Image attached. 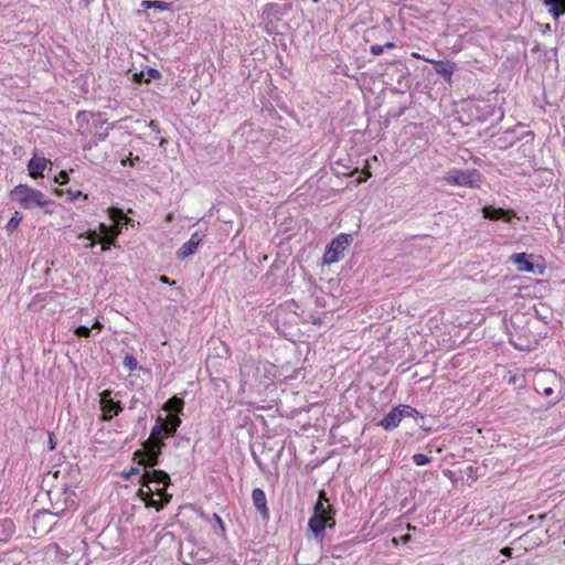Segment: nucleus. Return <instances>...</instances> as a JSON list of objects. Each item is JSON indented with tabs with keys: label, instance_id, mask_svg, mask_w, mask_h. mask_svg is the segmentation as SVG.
Here are the masks:
<instances>
[{
	"label": "nucleus",
	"instance_id": "obj_23",
	"mask_svg": "<svg viewBox=\"0 0 565 565\" xmlns=\"http://www.w3.org/2000/svg\"><path fill=\"white\" fill-rule=\"evenodd\" d=\"M166 438L172 437L181 425L179 415H168L166 423Z\"/></svg>",
	"mask_w": 565,
	"mask_h": 565
},
{
	"label": "nucleus",
	"instance_id": "obj_61",
	"mask_svg": "<svg viewBox=\"0 0 565 565\" xmlns=\"http://www.w3.org/2000/svg\"><path fill=\"white\" fill-rule=\"evenodd\" d=\"M93 327H99V322L96 321L95 324Z\"/></svg>",
	"mask_w": 565,
	"mask_h": 565
},
{
	"label": "nucleus",
	"instance_id": "obj_22",
	"mask_svg": "<svg viewBox=\"0 0 565 565\" xmlns=\"http://www.w3.org/2000/svg\"><path fill=\"white\" fill-rule=\"evenodd\" d=\"M14 523L10 519L0 520V543L8 542L14 533Z\"/></svg>",
	"mask_w": 565,
	"mask_h": 565
},
{
	"label": "nucleus",
	"instance_id": "obj_42",
	"mask_svg": "<svg viewBox=\"0 0 565 565\" xmlns=\"http://www.w3.org/2000/svg\"><path fill=\"white\" fill-rule=\"evenodd\" d=\"M213 519L215 520L216 524L218 525L221 532L225 533L226 527H225V524H224L222 518L218 514L214 513Z\"/></svg>",
	"mask_w": 565,
	"mask_h": 565
},
{
	"label": "nucleus",
	"instance_id": "obj_59",
	"mask_svg": "<svg viewBox=\"0 0 565 565\" xmlns=\"http://www.w3.org/2000/svg\"><path fill=\"white\" fill-rule=\"evenodd\" d=\"M404 542H407L409 540V536H404Z\"/></svg>",
	"mask_w": 565,
	"mask_h": 565
},
{
	"label": "nucleus",
	"instance_id": "obj_44",
	"mask_svg": "<svg viewBox=\"0 0 565 565\" xmlns=\"http://www.w3.org/2000/svg\"><path fill=\"white\" fill-rule=\"evenodd\" d=\"M500 555H502L504 557H508V558H512V556H513V548L509 547V546H505V547L500 550Z\"/></svg>",
	"mask_w": 565,
	"mask_h": 565
},
{
	"label": "nucleus",
	"instance_id": "obj_24",
	"mask_svg": "<svg viewBox=\"0 0 565 565\" xmlns=\"http://www.w3.org/2000/svg\"><path fill=\"white\" fill-rule=\"evenodd\" d=\"M149 438H153L154 440H163V438H166V427L160 417L157 419L154 426L151 428Z\"/></svg>",
	"mask_w": 565,
	"mask_h": 565
},
{
	"label": "nucleus",
	"instance_id": "obj_32",
	"mask_svg": "<svg viewBox=\"0 0 565 565\" xmlns=\"http://www.w3.org/2000/svg\"><path fill=\"white\" fill-rule=\"evenodd\" d=\"M124 366L127 367L129 371L136 370L138 367V361L135 358V355H125Z\"/></svg>",
	"mask_w": 565,
	"mask_h": 565
},
{
	"label": "nucleus",
	"instance_id": "obj_54",
	"mask_svg": "<svg viewBox=\"0 0 565 565\" xmlns=\"http://www.w3.org/2000/svg\"><path fill=\"white\" fill-rule=\"evenodd\" d=\"M408 502H409V499L408 498H404L401 502V507L402 508H405L406 505H408Z\"/></svg>",
	"mask_w": 565,
	"mask_h": 565
},
{
	"label": "nucleus",
	"instance_id": "obj_53",
	"mask_svg": "<svg viewBox=\"0 0 565 565\" xmlns=\"http://www.w3.org/2000/svg\"><path fill=\"white\" fill-rule=\"evenodd\" d=\"M383 46L384 49H394L396 45L394 42H386Z\"/></svg>",
	"mask_w": 565,
	"mask_h": 565
},
{
	"label": "nucleus",
	"instance_id": "obj_25",
	"mask_svg": "<svg viewBox=\"0 0 565 565\" xmlns=\"http://www.w3.org/2000/svg\"><path fill=\"white\" fill-rule=\"evenodd\" d=\"M108 216L115 224H120L122 221L127 223L129 221V217L124 213L122 210L114 206L108 209Z\"/></svg>",
	"mask_w": 565,
	"mask_h": 565
},
{
	"label": "nucleus",
	"instance_id": "obj_38",
	"mask_svg": "<svg viewBox=\"0 0 565 565\" xmlns=\"http://www.w3.org/2000/svg\"><path fill=\"white\" fill-rule=\"evenodd\" d=\"M384 51V46L383 45H380V44H374V45H371L370 47V52L377 56V55H381Z\"/></svg>",
	"mask_w": 565,
	"mask_h": 565
},
{
	"label": "nucleus",
	"instance_id": "obj_35",
	"mask_svg": "<svg viewBox=\"0 0 565 565\" xmlns=\"http://www.w3.org/2000/svg\"><path fill=\"white\" fill-rule=\"evenodd\" d=\"M29 175L35 179V154L29 160L28 163Z\"/></svg>",
	"mask_w": 565,
	"mask_h": 565
},
{
	"label": "nucleus",
	"instance_id": "obj_4",
	"mask_svg": "<svg viewBox=\"0 0 565 565\" xmlns=\"http://www.w3.org/2000/svg\"><path fill=\"white\" fill-rule=\"evenodd\" d=\"M164 446L163 440L148 438L142 443V447L134 452V459L138 460V463L145 468H154L160 463Z\"/></svg>",
	"mask_w": 565,
	"mask_h": 565
},
{
	"label": "nucleus",
	"instance_id": "obj_14",
	"mask_svg": "<svg viewBox=\"0 0 565 565\" xmlns=\"http://www.w3.org/2000/svg\"><path fill=\"white\" fill-rule=\"evenodd\" d=\"M252 501H253V504H254L256 511L259 513L260 518L264 521H268L270 514H269V510L267 507V499H266V494H265L264 490L260 488L253 489Z\"/></svg>",
	"mask_w": 565,
	"mask_h": 565
},
{
	"label": "nucleus",
	"instance_id": "obj_5",
	"mask_svg": "<svg viewBox=\"0 0 565 565\" xmlns=\"http://www.w3.org/2000/svg\"><path fill=\"white\" fill-rule=\"evenodd\" d=\"M167 488L168 486L149 484V487L140 488L138 494L146 507L161 511L171 500V494L167 492Z\"/></svg>",
	"mask_w": 565,
	"mask_h": 565
},
{
	"label": "nucleus",
	"instance_id": "obj_19",
	"mask_svg": "<svg viewBox=\"0 0 565 565\" xmlns=\"http://www.w3.org/2000/svg\"><path fill=\"white\" fill-rule=\"evenodd\" d=\"M428 63H431L435 67L436 73L444 76L447 81L451 79V76L455 71L454 63L450 61H435V60H425Z\"/></svg>",
	"mask_w": 565,
	"mask_h": 565
},
{
	"label": "nucleus",
	"instance_id": "obj_27",
	"mask_svg": "<svg viewBox=\"0 0 565 565\" xmlns=\"http://www.w3.org/2000/svg\"><path fill=\"white\" fill-rule=\"evenodd\" d=\"M46 437V449L49 451L54 450L56 447V438L55 435L51 431H43L41 435H38V438Z\"/></svg>",
	"mask_w": 565,
	"mask_h": 565
},
{
	"label": "nucleus",
	"instance_id": "obj_56",
	"mask_svg": "<svg viewBox=\"0 0 565 565\" xmlns=\"http://www.w3.org/2000/svg\"><path fill=\"white\" fill-rule=\"evenodd\" d=\"M150 76H159V72L156 70H150Z\"/></svg>",
	"mask_w": 565,
	"mask_h": 565
},
{
	"label": "nucleus",
	"instance_id": "obj_6",
	"mask_svg": "<svg viewBox=\"0 0 565 565\" xmlns=\"http://www.w3.org/2000/svg\"><path fill=\"white\" fill-rule=\"evenodd\" d=\"M64 491L65 484H61L55 489H45L44 486L42 484L40 487V490H38V503H43L44 500H46L51 503V510L43 507L42 509L38 510V515H40L41 513H51L58 515L60 513L64 512L66 508L64 507V502L61 501V497L65 494Z\"/></svg>",
	"mask_w": 565,
	"mask_h": 565
},
{
	"label": "nucleus",
	"instance_id": "obj_43",
	"mask_svg": "<svg viewBox=\"0 0 565 565\" xmlns=\"http://www.w3.org/2000/svg\"><path fill=\"white\" fill-rule=\"evenodd\" d=\"M507 382L508 384H520V382H522V377H520L519 375H515V374H511L508 379H507Z\"/></svg>",
	"mask_w": 565,
	"mask_h": 565
},
{
	"label": "nucleus",
	"instance_id": "obj_9",
	"mask_svg": "<svg viewBox=\"0 0 565 565\" xmlns=\"http://www.w3.org/2000/svg\"><path fill=\"white\" fill-rule=\"evenodd\" d=\"M350 244V236L348 234H339L329 244L326 253L323 254L322 262L326 265L338 263L343 256L344 250Z\"/></svg>",
	"mask_w": 565,
	"mask_h": 565
},
{
	"label": "nucleus",
	"instance_id": "obj_31",
	"mask_svg": "<svg viewBox=\"0 0 565 565\" xmlns=\"http://www.w3.org/2000/svg\"><path fill=\"white\" fill-rule=\"evenodd\" d=\"M375 358L379 359L380 355H361L359 363L362 365V370H364V367L371 369L375 361Z\"/></svg>",
	"mask_w": 565,
	"mask_h": 565
},
{
	"label": "nucleus",
	"instance_id": "obj_3",
	"mask_svg": "<svg viewBox=\"0 0 565 565\" xmlns=\"http://www.w3.org/2000/svg\"><path fill=\"white\" fill-rule=\"evenodd\" d=\"M275 365L271 363H264L259 355H244L239 362V372L245 382L257 381L263 382L270 376L275 377Z\"/></svg>",
	"mask_w": 565,
	"mask_h": 565
},
{
	"label": "nucleus",
	"instance_id": "obj_45",
	"mask_svg": "<svg viewBox=\"0 0 565 565\" xmlns=\"http://www.w3.org/2000/svg\"><path fill=\"white\" fill-rule=\"evenodd\" d=\"M109 227H111V228L109 230V234H114V233H116V238H117V237H118V235H119V234H120V232H121V227L119 226V224H115V223H114V224L109 225Z\"/></svg>",
	"mask_w": 565,
	"mask_h": 565
},
{
	"label": "nucleus",
	"instance_id": "obj_33",
	"mask_svg": "<svg viewBox=\"0 0 565 565\" xmlns=\"http://www.w3.org/2000/svg\"><path fill=\"white\" fill-rule=\"evenodd\" d=\"M151 8L152 9H158V10H161V11H167V10H170L171 3L164 2V1L154 0V1H152Z\"/></svg>",
	"mask_w": 565,
	"mask_h": 565
},
{
	"label": "nucleus",
	"instance_id": "obj_2",
	"mask_svg": "<svg viewBox=\"0 0 565 565\" xmlns=\"http://www.w3.org/2000/svg\"><path fill=\"white\" fill-rule=\"evenodd\" d=\"M335 510L331 504L323 505L321 502H316L313 507V514L308 521V529L313 537L322 541L326 536V527H335Z\"/></svg>",
	"mask_w": 565,
	"mask_h": 565
},
{
	"label": "nucleus",
	"instance_id": "obj_58",
	"mask_svg": "<svg viewBox=\"0 0 565 565\" xmlns=\"http://www.w3.org/2000/svg\"><path fill=\"white\" fill-rule=\"evenodd\" d=\"M407 529H408L409 531H414V530H415V526L408 525V526H407Z\"/></svg>",
	"mask_w": 565,
	"mask_h": 565
},
{
	"label": "nucleus",
	"instance_id": "obj_48",
	"mask_svg": "<svg viewBox=\"0 0 565 565\" xmlns=\"http://www.w3.org/2000/svg\"><path fill=\"white\" fill-rule=\"evenodd\" d=\"M159 280L162 282V284H168V285H173L175 284V281H171L169 277L167 276H160Z\"/></svg>",
	"mask_w": 565,
	"mask_h": 565
},
{
	"label": "nucleus",
	"instance_id": "obj_36",
	"mask_svg": "<svg viewBox=\"0 0 565 565\" xmlns=\"http://www.w3.org/2000/svg\"><path fill=\"white\" fill-rule=\"evenodd\" d=\"M75 333L78 337L87 338L90 334V329L88 327L81 326V327L76 328Z\"/></svg>",
	"mask_w": 565,
	"mask_h": 565
},
{
	"label": "nucleus",
	"instance_id": "obj_10",
	"mask_svg": "<svg viewBox=\"0 0 565 565\" xmlns=\"http://www.w3.org/2000/svg\"><path fill=\"white\" fill-rule=\"evenodd\" d=\"M139 482L140 488L149 487V484L169 486L170 476L164 470L145 468Z\"/></svg>",
	"mask_w": 565,
	"mask_h": 565
},
{
	"label": "nucleus",
	"instance_id": "obj_13",
	"mask_svg": "<svg viewBox=\"0 0 565 565\" xmlns=\"http://www.w3.org/2000/svg\"><path fill=\"white\" fill-rule=\"evenodd\" d=\"M482 216L491 221L503 220L507 223H511L513 218H519L513 210H504L492 205L482 207Z\"/></svg>",
	"mask_w": 565,
	"mask_h": 565
},
{
	"label": "nucleus",
	"instance_id": "obj_34",
	"mask_svg": "<svg viewBox=\"0 0 565 565\" xmlns=\"http://www.w3.org/2000/svg\"><path fill=\"white\" fill-rule=\"evenodd\" d=\"M60 471H55L54 473H51V472H47L44 477H43V480H42V483L41 486L43 484L44 488L46 489V487H49V483L51 481V479H56L57 476H58Z\"/></svg>",
	"mask_w": 565,
	"mask_h": 565
},
{
	"label": "nucleus",
	"instance_id": "obj_57",
	"mask_svg": "<svg viewBox=\"0 0 565 565\" xmlns=\"http://www.w3.org/2000/svg\"><path fill=\"white\" fill-rule=\"evenodd\" d=\"M110 245H102V250L105 252L109 248Z\"/></svg>",
	"mask_w": 565,
	"mask_h": 565
},
{
	"label": "nucleus",
	"instance_id": "obj_1",
	"mask_svg": "<svg viewBox=\"0 0 565 565\" xmlns=\"http://www.w3.org/2000/svg\"><path fill=\"white\" fill-rule=\"evenodd\" d=\"M75 120L76 131L84 137H92L93 145H97L107 137V132H98L107 121L104 114L81 110L76 114Z\"/></svg>",
	"mask_w": 565,
	"mask_h": 565
},
{
	"label": "nucleus",
	"instance_id": "obj_11",
	"mask_svg": "<svg viewBox=\"0 0 565 565\" xmlns=\"http://www.w3.org/2000/svg\"><path fill=\"white\" fill-rule=\"evenodd\" d=\"M533 255H529L526 253H516L513 254L510 257V260L516 265L518 270L521 273H537L542 275L545 270V265H534L530 258H532Z\"/></svg>",
	"mask_w": 565,
	"mask_h": 565
},
{
	"label": "nucleus",
	"instance_id": "obj_17",
	"mask_svg": "<svg viewBox=\"0 0 565 565\" xmlns=\"http://www.w3.org/2000/svg\"><path fill=\"white\" fill-rule=\"evenodd\" d=\"M202 238L198 232L193 233L188 242L182 244V246L177 252V257L179 259H184L188 256L194 254L201 244Z\"/></svg>",
	"mask_w": 565,
	"mask_h": 565
},
{
	"label": "nucleus",
	"instance_id": "obj_39",
	"mask_svg": "<svg viewBox=\"0 0 565 565\" xmlns=\"http://www.w3.org/2000/svg\"><path fill=\"white\" fill-rule=\"evenodd\" d=\"M46 166H47V160L45 158L38 157V177L46 168Z\"/></svg>",
	"mask_w": 565,
	"mask_h": 565
},
{
	"label": "nucleus",
	"instance_id": "obj_62",
	"mask_svg": "<svg viewBox=\"0 0 565 565\" xmlns=\"http://www.w3.org/2000/svg\"><path fill=\"white\" fill-rule=\"evenodd\" d=\"M254 460H255L258 465H260V463H259V461L257 460V457H255V456H254Z\"/></svg>",
	"mask_w": 565,
	"mask_h": 565
},
{
	"label": "nucleus",
	"instance_id": "obj_18",
	"mask_svg": "<svg viewBox=\"0 0 565 565\" xmlns=\"http://www.w3.org/2000/svg\"><path fill=\"white\" fill-rule=\"evenodd\" d=\"M41 553L43 554V561L49 564H62L64 562L60 555V546L55 543H51L43 547Z\"/></svg>",
	"mask_w": 565,
	"mask_h": 565
},
{
	"label": "nucleus",
	"instance_id": "obj_40",
	"mask_svg": "<svg viewBox=\"0 0 565 565\" xmlns=\"http://www.w3.org/2000/svg\"><path fill=\"white\" fill-rule=\"evenodd\" d=\"M110 228L111 227H109V225H106L105 223H99L97 232L99 234V237L109 234Z\"/></svg>",
	"mask_w": 565,
	"mask_h": 565
},
{
	"label": "nucleus",
	"instance_id": "obj_29",
	"mask_svg": "<svg viewBox=\"0 0 565 565\" xmlns=\"http://www.w3.org/2000/svg\"><path fill=\"white\" fill-rule=\"evenodd\" d=\"M21 221H22V216L20 215L19 212H15L13 214V216L9 220V222L7 224V230L9 232H13L19 226Z\"/></svg>",
	"mask_w": 565,
	"mask_h": 565
},
{
	"label": "nucleus",
	"instance_id": "obj_50",
	"mask_svg": "<svg viewBox=\"0 0 565 565\" xmlns=\"http://www.w3.org/2000/svg\"><path fill=\"white\" fill-rule=\"evenodd\" d=\"M411 55H412V57L417 58V60H424V61L427 60L426 57L422 56L417 52H413Z\"/></svg>",
	"mask_w": 565,
	"mask_h": 565
},
{
	"label": "nucleus",
	"instance_id": "obj_7",
	"mask_svg": "<svg viewBox=\"0 0 565 565\" xmlns=\"http://www.w3.org/2000/svg\"><path fill=\"white\" fill-rule=\"evenodd\" d=\"M444 180L450 185L479 189L482 184V174L477 169H451L446 173Z\"/></svg>",
	"mask_w": 565,
	"mask_h": 565
},
{
	"label": "nucleus",
	"instance_id": "obj_55",
	"mask_svg": "<svg viewBox=\"0 0 565 565\" xmlns=\"http://www.w3.org/2000/svg\"><path fill=\"white\" fill-rule=\"evenodd\" d=\"M416 511V505L414 504L412 508H409L406 512V514L413 513Z\"/></svg>",
	"mask_w": 565,
	"mask_h": 565
},
{
	"label": "nucleus",
	"instance_id": "obj_52",
	"mask_svg": "<svg viewBox=\"0 0 565 565\" xmlns=\"http://www.w3.org/2000/svg\"><path fill=\"white\" fill-rule=\"evenodd\" d=\"M543 394L545 396L552 395L553 394V388L552 387H545Z\"/></svg>",
	"mask_w": 565,
	"mask_h": 565
},
{
	"label": "nucleus",
	"instance_id": "obj_28",
	"mask_svg": "<svg viewBox=\"0 0 565 565\" xmlns=\"http://www.w3.org/2000/svg\"><path fill=\"white\" fill-rule=\"evenodd\" d=\"M412 460L416 466H425L430 463L433 458L425 454H415L413 455Z\"/></svg>",
	"mask_w": 565,
	"mask_h": 565
},
{
	"label": "nucleus",
	"instance_id": "obj_26",
	"mask_svg": "<svg viewBox=\"0 0 565 565\" xmlns=\"http://www.w3.org/2000/svg\"><path fill=\"white\" fill-rule=\"evenodd\" d=\"M401 411L403 413L404 417H412L414 419L423 418V414H420L416 408L412 407L411 405H404L399 404Z\"/></svg>",
	"mask_w": 565,
	"mask_h": 565
},
{
	"label": "nucleus",
	"instance_id": "obj_49",
	"mask_svg": "<svg viewBox=\"0 0 565 565\" xmlns=\"http://www.w3.org/2000/svg\"><path fill=\"white\" fill-rule=\"evenodd\" d=\"M151 4H152V1H151V0H143V1L141 2V7H142L143 9H152V8H151Z\"/></svg>",
	"mask_w": 565,
	"mask_h": 565
},
{
	"label": "nucleus",
	"instance_id": "obj_16",
	"mask_svg": "<svg viewBox=\"0 0 565 565\" xmlns=\"http://www.w3.org/2000/svg\"><path fill=\"white\" fill-rule=\"evenodd\" d=\"M79 237H86L87 239H89V243L85 246L86 248H93L97 242L100 243L102 245H115L117 241L116 233L107 234L99 237L97 231L93 230L87 231L85 235H79Z\"/></svg>",
	"mask_w": 565,
	"mask_h": 565
},
{
	"label": "nucleus",
	"instance_id": "obj_12",
	"mask_svg": "<svg viewBox=\"0 0 565 565\" xmlns=\"http://www.w3.org/2000/svg\"><path fill=\"white\" fill-rule=\"evenodd\" d=\"M10 199L18 202L22 207L30 209L35 203V192L20 184L10 192Z\"/></svg>",
	"mask_w": 565,
	"mask_h": 565
},
{
	"label": "nucleus",
	"instance_id": "obj_21",
	"mask_svg": "<svg viewBox=\"0 0 565 565\" xmlns=\"http://www.w3.org/2000/svg\"><path fill=\"white\" fill-rule=\"evenodd\" d=\"M184 407V401L174 395L170 397L163 405V411L168 412L169 415H179L182 413Z\"/></svg>",
	"mask_w": 565,
	"mask_h": 565
},
{
	"label": "nucleus",
	"instance_id": "obj_37",
	"mask_svg": "<svg viewBox=\"0 0 565 565\" xmlns=\"http://www.w3.org/2000/svg\"><path fill=\"white\" fill-rule=\"evenodd\" d=\"M55 181L60 184H65L68 182V174L66 171H61L57 177H55Z\"/></svg>",
	"mask_w": 565,
	"mask_h": 565
},
{
	"label": "nucleus",
	"instance_id": "obj_60",
	"mask_svg": "<svg viewBox=\"0 0 565 565\" xmlns=\"http://www.w3.org/2000/svg\"><path fill=\"white\" fill-rule=\"evenodd\" d=\"M36 203H38V204H42V202H41V200H40V198H39V196H38Z\"/></svg>",
	"mask_w": 565,
	"mask_h": 565
},
{
	"label": "nucleus",
	"instance_id": "obj_20",
	"mask_svg": "<svg viewBox=\"0 0 565 565\" xmlns=\"http://www.w3.org/2000/svg\"><path fill=\"white\" fill-rule=\"evenodd\" d=\"M543 4L547 8L548 13L558 19L565 14V0H542Z\"/></svg>",
	"mask_w": 565,
	"mask_h": 565
},
{
	"label": "nucleus",
	"instance_id": "obj_8",
	"mask_svg": "<svg viewBox=\"0 0 565 565\" xmlns=\"http://www.w3.org/2000/svg\"><path fill=\"white\" fill-rule=\"evenodd\" d=\"M121 395L120 391L115 392L113 390H104L98 394L99 408L102 411L100 420L110 422L124 411L121 402L115 399Z\"/></svg>",
	"mask_w": 565,
	"mask_h": 565
},
{
	"label": "nucleus",
	"instance_id": "obj_41",
	"mask_svg": "<svg viewBox=\"0 0 565 565\" xmlns=\"http://www.w3.org/2000/svg\"><path fill=\"white\" fill-rule=\"evenodd\" d=\"M317 502H321L323 505L329 504V498L327 497V492L324 490L319 491Z\"/></svg>",
	"mask_w": 565,
	"mask_h": 565
},
{
	"label": "nucleus",
	"instance_id": "obj_46",
	"mask_svg": "<svg viewBox=\"0 0 565 565\" xmlns=\"http://www.w3.org/2000/svg\"><path fill=\"white\" fill-rule=\"evenodd\" d=\"M140 472L139 468H131L127 473L124 475V478L129 480L134 475H138Z\"/></svg>",
	"mask_w": 565,
	"mask_h": 565
},
{
	"label": "nucleus",
	"instance_id": "obj_47",
	"mask_svg": "<svg viewBox=\"0 0 565 565\" xmlns=\"http://www.w3.org/2000/svg\"><path fill=\"white\" fill-rule=\"evenodd\" d=\"M369 178H371V172L369 169H364L363 170V177H361L358 182L359 183H362V182H365Z\"/></svg>",
	"mask_w": 565,
	"mask_h": 565
},
{
	"label": "nucleus",
	"instance_id": "obj_30",
	"mask_svg": "<svg viewBox=\"0 0 565 565\" xmlns=\"http://www.w3.org/2000/svg\"><path fill=\"white\" fill-rule=\"evenodd\" d=\"M350 542H344L342 544H337L332 546V556L333 557H340L341 553H344L350 547Z\"/></svg>",
	"mask_w": 565,
	"mask_h": 565
},
{
	"label": "nucleus",
	"instance_id": "obj_51",
	"mask_svg": "<svg viewBox=\"0 0 565 565\" xmlns=\"http://www.w3.org/2000/svg\"><path fill=\"white\" fill-rule=\"evenodd\" d=\"M173 218H174L173 213H168V214L166 215V217H164L166 222H168V223L172 222V221H173Z\"/></svg>",
	"mask_w": 565,
	"mask_h": 565
},
{
	"label": "nucleus",
	"instance_id": "obj_15",
	"mask_svg": "<svg viewBox=\"0 0 565 565\" xmlns=\"http://www.w3.org/2000/svg\"><path fill=\"white\" fill-rule=\"evenodd\" d=\"M403 419V413L401 406L397 405L391 409L377 424L385 430H393L396 428Z\"/></svg>",
	"mask_w": 565,
	"mask_h": 565
}]
</instances>
